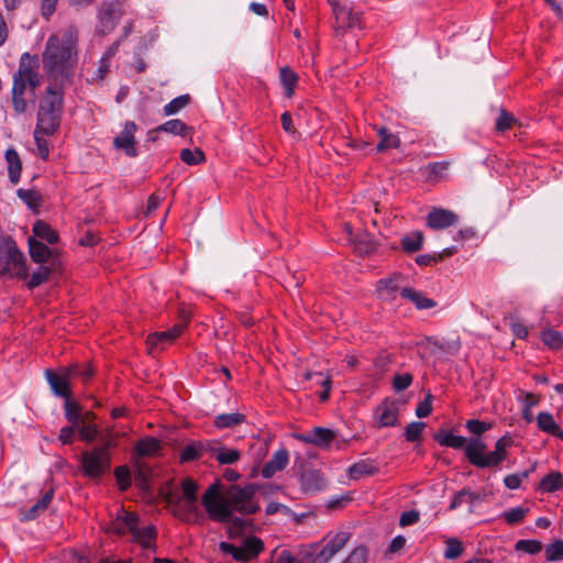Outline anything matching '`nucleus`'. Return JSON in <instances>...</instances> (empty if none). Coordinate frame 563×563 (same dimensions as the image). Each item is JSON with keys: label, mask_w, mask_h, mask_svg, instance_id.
Returning a JSON list of instances; mask_svg holds the SVG:
<instances>
[{"label": "nucleus", "mask_w": 563, "mask_h": 563, "mask_svg": "<svg viewBox=\"0 0 563 563\" xmlns=\"http://www.w3.org/2000/svg\"><path fill=\"white\" fill-rule=\"evenodd\" d=\"M77 31L73 27L48 37L43 53V68L53 80V87L70 81L77 64Z\"/></svg>", "instance_id": "nucleus-1"}, {"label": "nucleus", "mask_w": 563, "mask_h": 563, "mask_svg": "<svg viewBox=\"0 0 563 563\" xmlns=\"http://www.w3.org/2000/svg\"><path fill=\"white\" fill-rule=\"evenodd\" d=\"M511 445L512 439L504 435L496 441L494 450L487 452V444L481 438H471L465 448V457L477 468H495L507 460Z\"/></svg>", "instance_id": "nucleus-2"}, {"label": "nucleus", "mask_w": 563, "mask_h": 563, "mask_svg": "<svg viewBox=\"0 0 563 563\" xmlns=\"http://www.w3.org/2000/svg\"><path fill=\"white\" fill-rule=\"evenodd\" d=\"M35 59L30 53L22 54L18 70L13 74L12 85V106L18 114L26 111L27 104L24 93L29 88L34 95L35 89L40 86L38 73L30 63Z\"/></svg>", "instance_id": "nucleus-3"}, {"label": "nucleus", "mask_w": 563, "mask_h": 563, "mask_svg": "<svg viewBox=\"0 0 563 563\" xmlns=\"http://www.w3.org/2000/svg\"><path fill=\"white\" fill-rule=\"evenodd\" d=\"M63 108V88L48 86L40 103L35 131L53 135L59 128Z\"/></svg>", "instance_id": "nucleus-4"}, {"label": "nucleus", "mask_w": 563, "mask_h": 563, "mask_svg": "<svg viewBox=\"0 0 563 563\" xmlns=\"http://www.w3.org/2000/svg\"><path fill=\"white\" fill-rule=\"evenodd\" d=\"M351 533L338 531L327 534L320 542H314L302 548L301 561L303 563H329L349 542Z\"/></svg>", "instance_id": "nucleus-5"}, {"label": "nucleus", "mask_w": 563, "mask_h": 563, "mask_svg": "<svg viewBox=\"0 0 563 563\" xmlns=\"http://www.w3.org/2000/svg\"><path fill=\"white\" fill-rule=\"evenodd\" d=\"M117 446L115 440L108 435L101 438V444L80 455V470L86 477L100 478L111 465V450Z\"/></svg>", "instance_id": "nucleus-6"}, {"label": "nucleus", "mask_w": 563, "mask_h": 563, "mask_svg": "<svg viewBox=\"0 0 563 563\" xmlns=\"http://www.w3.org/2000/svg\"><path fill=\"white\" fill-rule=\"evenodd\" d=\"M201 504L210 519L218 522H229L232 517L231 505L222 498L218 484L210 485L202 495Z\"/></svg>", "instance_id": "nucleus-7"}, {"label": "nucleus", "mask_w": 563, "mask_h": 563, "mask_svg": "<svg viewBox=\"0 0 563 563\" xmlns=\"http://www.w3.org/2000/svg\"><path fill=\"white\" fill-rule=\"evenodd\" d=\"M336 31L361 30V13L353 11L349 0H330Z\"/></svg>", "instance_id": "nucleus-8"}, {"label": "nucleus", "mask_w": 563, "mask_h": 563, "mask_svg": "<svg viewBox=\"0 0 563 563\" xmlns=\"http://www.w3.org/2000/svg\"><path fill=\"white\" fill-rule=\"evenodd\" d=\"M336 31L361 30V13L353 11L349 0H330Z\"/></svg>", "instance_id": "nucleus-9"}, {"label": "nucleus", "mask_w": 563, "mask_h": 563, "mask_svg": "<svg viewBox=\"0 0 563 563\" xmlns=\"http://www.w3.org/2000/svg\"><path fill=\"white\" fill-rule=\"evenodd\" d=\"M122 16V11L119 3L104 2L101 4L98 11V24L96 26V33L104 36L110 34L119 23Z\"/></svg>", "instance_id": "nucleus-10"}, {"label": "nucleus", "mask_w": 563, "mask_h": 563, "mask_svg": "<svg viewBox=\"0 0 563 563\" xmlns=\"http://www.w3.org/2000/svg\"><path fill=\"white\" fill-rule=\"evenodd\" d=\"M255 494L254 485L250 484L244 487H235L231 494V503L236 511L245 515H253L260 510V506L252 499Z\"/></svg>", "instance_id": "nucleus-11"}, {"label": "nucleus", "mask_w": 563, "mask_h": 563, "mask_svg": "<svg viewBox=\"0 0 563 563\" xmlns=\"http://www.w3.org/2000/svg\"><path fill=\"white\" fill-rule=\"evenodd\" d=\"M399 408L396 401L386 398L374 410V422L379 429L398 424Z\"/></svg>", "instance_id": "nucleus-12"}, {"label": "nucleus", "mask_w": 563, "mask_h": 563, "mask_svg": "<svg viewBox=\"0 0 563 563\" xmlns=\"http://www.w3.org/2000/svg\"><path fill=\"white\" fill-rule=\"evenodd\" d=\"M136 130L137 126L134 121H125L121 133L113 139L114 148L122 150L129 157H136L139 155L135 146Z\"/></svg>", "instance_id": "nucleus-13"}, {"label": "nucleus", "mask_w": 563, "mask_h": 563, "mask_svg": "<svg viewBox=\"0 0 563 563\" xmlns=\"http://www.w3.org/2000/svg\"><path fill=\"white\" fill-rule=\"evenodd\" d=\"M345 231L349 242L360 256H367L376 251L377 242L371 233L366 231L354 233L350 224H345Z\"/></svg>", "instance_id": "nucleus-14"}, {"label": "nucleus", "mask_w": 563, "mask_h": 563, "mask_svg": "<svg viewBox=\"0 0 563 563\" xmlns=\"http://www.w3.org/2000/svg\"><path fill=\"white\" fill-rule=\"evenodd\" d=\"M45 377L56 396L62 397L65 400L70 399L71 390L69 382L71 378L69 376V371H67L66 367H62L58 372L46 369Z\"/></svg>", "instance_id": "nucleus-15"}, {"label": "nucleus", "mask_w": 563, "mask_h": 563, "mask_svg": "<svg viewBox=\"0 0 563 563\" xmlns=\"http://www.w3.org/2000/svg\"><path fill=\"white\" fill-rule=\"evenodd\" d=\"M216 441H189L179 453V462L190 463L200 460L207 452H216Z\"/></svg>", "instance_id": "nucleus-16"}, {"label": "nucleus", "mask_w": 563, "mask_h": 563, "mask_svg": "<svg viewBox=\"0 0 563 563\" xmlns=\"http://www.w3.org/2000/svg\"><path fill=\"white\" fill-rule=\"evenodd\" d=\"M136 523H139V516L121 508L111 520L109 531L117 536L132 534L133 530L136 529Z\"/></svg>", "instance_id": "nucleus-17"}, {"label": "nucleus", "mask_w": 563, "mask_h": 563, "mask_svg": "<svg viewBox=\"0 0 563 563\" xmlns=\"http://www.w3.org/2000/svg\"><path fill=\"white\" fill-rule=\"evenodd\" d=\"M459 216L451 210L443 208H433L427 216L426 223L432 230H444L454 225Z\"/></svg>", "instance_id": "nucleus-18"}, {"label": "nucleus", "mask_w": 563, "mask_h": 563, "mask_svg": "<svg viewBox=\"0 0 563 563\" xmlns=\"http://www.w3.org/2000/svg\"><path fill=\"white\" fill-rule=\"evenodd\" d=\"M297 440L313 444L320 448L328 446L331 441L334 439L335 434L332 430L322 428V427H314L311 431L307 433H297L294 435Z\"/></svg>", "instance_id": "nucleus-19"}, {"label": "nucleus", "mask_w": 563, "mask_h": 563, "mask_svg": "<svg viewBox=\"0 0 563 563\" xmlns=\"http://www.w3.org/2000/svg\"><path fill=\"white\" fill-rule=\"evenodd\" d=\"M300 486L306 494H314L324 489L327 483L319 470H307L300 476Z\"/></svg>", "instance_id": "nucleus-20"}, {"label": "nucleus", "mask_w": 563, "mask_h": 563, "mask_svg": "<svg viewBox=\"0 0 563 563\" xmlns=\"http://www.w3.org/2000/svg\"><path fill=\"white\" fill-rule=\"evenodd\" d=\"M289 460V454L286 449H280L276 451L272 459L265 463L263 466L261 474L264 478L273 477L277 472L284 470Z\"/></svg>", "instance_id": "nucleus-21"}, {"label": "nucleus", "mask_w": 563, "mask_h": 563, "mask_svg": "<svg viewBox=\"0 0 563 563\" xmlns=\"http://www.w3.org/2000/svg\"><path fill=\"white\" fill-rule=\"evenodd\" d=\"M183 330V324H175L166 331L154 332L147 336V343L152 346L159 345L164 349L166 345L173 343L181 334Z\"/></svg>", "instance_id": "nucleus-22"}, {"label": "nucleus", "mask_w": 563, "mask_h": 563, "mask_svg": "<svg viewBox=\"0 0 563 563\" xmlns=\"http://www.w3.org/2000/svg\"><path fill=\"white\" fill-rule=\"evenodd\" d=\"M400 296L412 302L418 310H427L437 306L435 300L426 297L422 291L411 287L401 288Z\"/></svg>", "instance_id": "nucleus-23"}, {"label": "nucleus", "mask_w": 563, "mask_h": 563, "mask_svg": "<svg viewBox=\"0 0 563 563\" xmlns=\"http://www.w3.org/2000/svg\"><path fill=\"white\" fill-rule=\"evenodd\" d=\"M156 537L157 531L153 525L140 528L139 523H136V529H134L132 532L133 541L139 543L144 550L155 551L156 548L154 541Z\"/></svg>", "instance_id": "nucleus-24"}, {"label": "nucleus", "mask_w": 563, "mask_h": 563, "mask_svg": "<svg viewBox=\"0 0 563 563\" xmlns=\"http://www.w3.org/2000/svg\"><path fill=\"white\" fill-rule=\"evenodd\" d=\"M400 278L401 275L395 274L388 278L379 279L377 282V292L379 298L388 301L395 300L396 292L401 290L398 283Z\"/></svg>", "instance_id": "nucleus-25"}, {"label": "nucleus", "mask_w": 563, "mask_h": 563, "mask_svg": "<svg viewBox=\"0 0 563 563\" xmlns=\"http://www.w3.org/2000/svg\"><path fill=\"white\" fill-rule=\"evenodd\" d=\"M434 440L442 446L452 448L455 450H463L467 446L470 439L462 435H455L451 431L441 429L434 434Z\"/></svg>", "instance_id": "nucleus-26"}, {"label": "nucleus", "mask_w": 563, "mask_h": 563, "mask_svg": "<svg viewBox=\"0 0 563 563\" xmlns=\"http://www.w3.org/2000/svg\"><path fill=\"white\" fill-rule=\"evenodd\" d=\"M279 81L284 88V96L289 99L295 93V88L298 85L299 76L289 66H283L279 68Z\"/></svg>", "instance_id": "nucleus-27"}, {"label": "nucleus", "mask_w": 563, "mask_h": 563, "mask_svg": "<svg viewBox=\"0 0 563 563\" xmlns=\"http://www.w3.org/2000/svg\"><path fill=\"white\" fill-rule=\"evenodd\" d=\"M27 244L30 256L34 263L43 264L48 261L52 251L47 245L38 241L35 236H30Z\"/></svg>", "instance_id": "nucleus-28"}, {"label": "nucleus", "mask_w": 563, "mask_h": 563, "mask_svg": "<svg viewBox=\"0 0 563 563\" xmlns=\"http://www.w3.org/2000/svg\"><path fill=\"white\" fill-rule=\"evenodd\" d=\"M378 473V467L371 460H361L347 468V474L352 479H360L363 476H371Z\"/></svg>", "instance_id": "nucleus-29"}, {"label": "nucleus", "mask_w": 563, "mask_h": 563, "mask_svg": "<svg viewBox=\"0 0 563 563\" xmlns=\"http://www.w3.org/2000/svg\"><path fill=\"white\" fill-rule=\"evenodd\" d=\"M424 235L421 231H411L400 239V246L405 253L419 252L423 247Z\"/></svg>", "instance_id": "nucleus-30"}, {"label": "nucleus", "mask_w": 563, "mask_h": 563, "mask_svg": "<svg viewBox=\"0 0 563 563\" xmlns=\"http://www.w3.org/2000/svg\"><path fill=\"white\" fill-rule=\"evenodd\" d=\"M54 496V490L49 489L47 490L43 497L35 503L31 508H29L26 511L22 514L21 520L22 521H31L38 517L40 512L47 509L48 505L51 504Z\"/></svg>", "instance_id": "nucleus-31"}, {"label": "nucleus", "mask_w": 563, "mask_h": 563, "mask_svg": "<svg viewBox=\"0 0 563 563\" xmlns=\"http://www.w3.org/2000/svg\"><path fill=\"white\" fill-rule=\"evenodd\" d=\"M5 161L8 163L9 179L12 184H16L22 172V163L18 152L14 148L7 150Z\"/></svg>", "instance_id": "nucleus-32"}, {"label": "nucleus", "mask_w": 563, "mask_h": 563, "mask_svg": "<svg viewBox=\"0 0 563 563\" xmlns=\"http://www.w3.org/2000/svg\"><path fill=\"white\" fill-rule=\"evenodd\" d=\"M539 490L552 494L563 488V474L561 472H551L539 483Z\"/></svg>", "instance_id": "nucleus-33"}, {"label": "nucleus", "mask_w": 563, "mask_h": 563, "mask_svg": "<svg viewBox=\"0 0 563 563\" xmlns=\"http://www.w3.org/2000/svg\"><path fill=\"white\" fill-rule=\"evenodd\" d=\"M178 517L184 522H196L200 523L203 519L201 511L197 505V501L185 500L180 507Z\"/></svg>", "instance_id": "nucleus-34"}, {"label": "nucleus", "mask_w": 563, "mask_h": 563, "mask_svg": "<svg viewBox=\"0 0 563 563\" xmlns=\"http://www.w3.org/2000/svg\"><path fill=\"white\" fill-rule=\"evenodd\" d=\"M377 134L379 136V142L376 146L377 152H385L400 146V139L398 135L391 133L389 129L382 126L378 129Z\"/></svg>", "instance_id": "nucleus-35"}, {"label": "nucleus", "mask_w": 563, "mask_h": 563, "mask_svg": "<svg viewBox=\"0 0 563 563\" xmlns=\"http://www.w3.org/2000/svg\"><path fill=\"white\" fill-rule=\"evenodd\" d=\"M161 450L159 441L154 437L141 439L135 445V453L139 456H153Z\"/></svg>", "instance_id": "nucleus-36"}, {"label": "nucleus", "mask_w": 563, "mask_h": 563, "mask_svg": "<svg viewBox=\"0 0 563 563\" xmlns=\"http://www.w3.org/2000/svg\"><path fill=\"white\" fill-rule=\"evenodd\" d=\"M245 421V416L240 412L221 413L214 417L213 424L218 429L233 428Z\"/></svg>", "instance_id": "nucleus-37"}, {"label": "nucleus", "mask_w": 563, "mask_h": 563, "mask_svg": "<svg viewBox=\"0 0 563 563\" xmlns=\"http://www.w3.org/2000/svg\"><path fill=\"white\" fill-rule=\"evenodd\" d=\"M217 451L212 452L216 460L222 464V465H231L236 463L240 457L241 453L236 449H228L224 446H221L218 442H216Z\"/></svg>", "instance_id": "nucleus-38"}, {"label": "nucleus", "mask_w": 563, "mask_h": 563, "mask_svg": "<svg viewBox=\"0 0 563 563\" xmlns=\"http://www.w3.org/2000/svg\"><path fill=\"white\" fill-rule=\"evenodd\" d=\"M34 236L46 241L49 244H55L58 241V234L49 224L42 220H37L33 225Z\"/></svg>", "instance_id": "nucleus-39"}, {"label": "nucleus", "mask_w": 563, "mask_h": 563, "mask_svg": "<svg viewBox=\"0 0 563 563\" xmlns=\"http://www.w3.org/2000/svg\"><path fill=\"white\" fill-rule=\"evenodd\" d=\"M242 550L245 552L246 562L255 559L264 549L263 541L257 537H247L242 542Z\"/></svg>", "instance_id": "nucleus-40"}, {"label": "nucleus", "mask_w": 563, "mask_h": 563, "mask_svg": "<svg viewBox=\"0 0 563 563\" xmlns=\"http://www.w3.org/2000/svg\"><path fill=\"white\" fill-rule=\"evenodd\" d=\"M156 130L173 135L185 136L187 135V132L190 130V128L179 119H172L157 126Z\"/></svg>", "instance_id": "nucleus-41"}, {"label": "nucleus", "mask_w": 563, "mask_h": 563, "mask_svg": "<svg viewBox=\"0 0 563 563\" xmlns=\"http://www.w3.org/2000/svg\"><path fill=\"white\" fill-rule=\"evenodd\" d=\"M537 423L540 430L556 437L560 427L555 422L552 413L548 411L539 412L537 416Z\"/></svg>", "instance_id": "nucleus-42"}, {"label": "nucleus", "mask_w": 563, "mask_h": 563, "mask_svg": "<svg viewBox=\"0 0 563 563\" xmlns=\"http://www.w3.org/2000/svg\"><path fill=\"white\" fill-rule=\"evenodd\" d=\"M66 369L69 371L71 379L79 378L84 384L88 383L93 376V369L89 364H73L66 366Z\"/></svg>", "instance_id": "nucleus-43"}, {"label": "nucleus", "mask_w": 563, "mask_h": 563, "mask_svg": "<svg viewBox=\"0 0 563 563\" xmlns=\"http://www.w3.org/2000/svg\"><path fill=\"white\" fill-rule=\"evenodd\" d=\"M464 552L463 543L460 539L452 537L445 540L444 559L456 560Z\"/></svg>", "instance_id": "nucleus-44"}, {"label": "nucleus", "mask_w": 563, "mask_h": 563, "mask_svg": "<svg viewBox=\"0 0 563 563\" xmlns=\"http://www.w3.org/2000/svg\"><path fill=\"white\" fill-rule=\"evenodd\" d=\"M542 342L550 349L558 350L563 345V335L554 329H544L541 332Z\"/></svg>", "instance_id": "nucleus-45"}, {"label": "nucleus", "mask_w": 563, "mask_h": 563, "mask_svg": "<svg viewBox=\"0 0 563 563\" xmlns=\"http://www.w3.org/2000/svg\"><path fill=\"white\" fill-rule=\"evenodd\" d=\"M190 103V96L189 95H181L173 100H170L168 103H166L163 108V112L165 115H173L178 113L180 110L186 108Z\"/></svg>", "instance_id": "nucleus-46"}, {"label": "nucleus", "mask_w": 563, "mask_h": 563, "mask_svg": "<svg viewBox=\"0 0 563 563\" xmlns=\"http://www.w3.org/2000/svg\"><path fill=\"white\" fill-rule=\"evenodd\" d=\"M64 408L65 418L67 419L68 422H70L74 426H79V423L84 421L80 406L77 402L71 401V399H67L65 400Z\"/></svg>", "instance_id": "nucleus-47"}, {"label": "nucleus", "mask_w": 563, "mask_h": 563, "mask_svg": "<svg viewBox=\"0 0 563 563\" xmlns=\"http://www.w3.org/2000/svg\"><path fill=\"white\" fill-rule=\"evenodd\" d=\"M16 195L30 209H37L41 201V195L36 190L20 188L16 190Z\"/></svg>", "instance_id": "nucleus-48"}, {"label": "nucleus", "mask_w": 563, "mask_h": 563, "mask_svg": "<svg viewBox=\"0 0 563 563\" xmlns=\"http://www.w3.org/2000/svg\"><path fill=\"white\" fill-rule=\"evenodd\" d=\"M528 512H529V508L515 507V508L504 511L501 514V518H504L508 525L515 526V525L520 523L525 519V517L527 516Z\"/></svg>", "instance_id": "nucleus-49"}, {"label": "nucleus", "mask_w": 563, "mask_h": 563, "mask_svg": "<svg viewBox=\"0 0 563 563\" xmlns=\"http://www.w3.org/2000/svg\"><path fill=\"white\" fill-rule=\"evenodd\" d=\"M76 431H78L79 438L87 443L93 442L98 434L97 426L93 423H87L85 420L81 421L79 426H76Z\"/></svg>", "instance_id": "nucleus-50"}, {"label": "nucleus", "mask_w": 563, "mask_h": 563, "mask_svg": "<svg viewBox=\"0 0 563 563\" xmlns=\"http://www.w3.org/2000/svg\"><path fill=\"white\" fill-rule=\"evenodd\" d=\"M51 273H52V269L49 267L41 265L31 275V277L27 282V287L30 289H34V288L38 287L40 285H42L43 283H45L48 279Z\"/></svg>", "instance_id": "nucleus-51"}, {"label": "nucleus", "mask_w": 563, "mask_h": 563, "mask_svg": "<svg viewBox=\"0 0 563 563\" xmlns=\"http://www.w3.org/2000/svg\"><path fill=\"white\" fill-rule=\"evenodd\" d=\"M180 159L187 165H198L205 162L206 157L200 148H183L180 151Z\"/></svg>", "instance_id": "nucleus-52"}, {"label": "nucleus", "mask_w": 563, "mask_h": 563, "mask_svg": "<svg viewBox=\"0 0 563 563\" xmlns=\"http://www.w3.org/2000/svg\"><path fill=\"white\" fill-rule=\"evenodd\" d=\"M516 551L528 554H538L542 550V543L538 540L521 539L515 544Z\"/></svg>", "instance_id": "nucleus-53"}, {"label": "nucleus", "mask_w": 563, "mask_h": 563, "mask_svg": "<svg viewBox=\"0 0 563 563\" xmlns=\"http://www.w3.org/2000/svg\"><path fill=\"white\" fill-rule=\"evenodd\" d=\"M448 167L449 164L446 162H433L424 167V173L429 180H435L443 176Z\"/></svg>", "instance_id": "nucleus-54"}, {"label": "nucleus", "mask_w": 563, "mask_h": 563, "mask_svg": "<svg viewBox=\"0 0 563 563\" xmlns=\"http://www.w3.org/2000/svg\"><path fill=\"white\" fill-rule=\"evenodd\" d=\"M114 476L118 482L120 490H126L131 486V472L126 465L117 467L114 470Z\"/></svg>", "instance_id": "nucleus-55"}, {"label": "nucleus", "mask_w": 563, "mask_h": 563, "mask_svg": "<svg viewBox=\"0 0 563 563\" xmlns=\"http://www.w3.org/2000/svg\"><path fill=\"white\" fill-rule=\"evenodd\" d=\"M545 560L549 562L563 560V540H555L545 547Z\"/></svg>", "instance_id": "nucleus-56"}, {"label": "nucleus", "mask_w": 563, "mask_h": 563, "mask_svg": "<svg viewBox=\"0 0 563 563\" xmlns=\"http://www.w3.org/2000/svg\"><path fill=\"white\" fill-rule=\"evenodd\" d=\"M368 549L361 544L354 548L342 563H367Z\"/></svg>", "instance_id": "nucleus-57"}, {"label": "nucleus", "mask_w": 563, "mask_h": 563, "mask_svg": "<svg viewBox=\"0 0 563 563\" xmlns=\"http://www.w3.org/2000/svg\"><path fill=\"white\" fill-rule=\"evenodd\" d=\"M426 427L424 422L412 421L405 429V437L408 442L419 441Z\"/></svg>", "instance_id": "nucleus-58"}, {"label": "nucleus", "mask_w": 563, "mask_h": 563, "mask_svg": "<svg viewBox=\"0 0 563 563\" xmlns=\"http://www.w3.org/2000/svg\"><path fill=\"white\" fill-rule=\"evenodd\" d=\"M515 121L516 119L510 112L506 111L505 109H500L499 115L497 117L495 123L496 131H508L512 126Z\"/></svg>", "instance_id": "nucleus-59"}, {"label": "nucleus", "mask_w": 563, "mask_h": 563, "mask_svg": "<svg viewBox=\"0 0 563 563\" xmlns=\"http://www.w3.org/2000/svg\"><path fill=\"white\" fill-rule=\"evenodd\" d=\"M44 132L34 131V141L36 144L37 155L43 159L47 161L49 156L48 141L45 137Z\"/></svg>", "instance_id": "nucleus-60"}, {"label": "nucleus", "mask_w": 563, "mask_h": 563, "mask_svg": "<svg viewBox=\"0 0 563 563\" xmlns=\"http://www.w3.org/2000/svg\"><path fill=\"white\" fill-rule=\"evenodd\" d=\"M219 549L225 553L230 554L235 561L246 562L245 552H243L242 547H235L229 542L222 541L219 544Z\"/></svg>", "instance_id": "nucleus-61"}, {"label": "nucleus", "mask_w": 563, "mask_h": 563, "mask_svg": "<svg viewBox=\"0 0 563 563\" xmlns=\"http://www.w3.org/2000/svg\"><path fill=\"white\" fill-rule=\"evenodd\" d=\"M219 549L225 553L230 554L235 561L246 562L245 552H243L242 547H235L229 542L222 541L219 544Z\"/></svg>", "instance_id": "nucleus-62"}, {"label": "nucleus", "mask_w": 563, "mask_h": 563, "mask_svg": "<svg viewBox=\"0 0 563 563\" xmlns=\"http://www.w3.org/2000/svg\"><path fill=\"white\" fill-rule=\"evenodd\" d=\"M465 427L472 434L476 435L475 438H479L492 428V423L477 419H470L466 421Z\"/></svg>", "instance_id": "nucleus-63"}, {"label": "nucleus", "mask_w": 563, "mask_h": 563, "mask_svg": "<svg viewBox=\"0 0 563 563\" xmlns=\"http://www.w3.org/2000/svg\"><path fill=\"white\" fill-rule=\"evenodd\" d=\"M532 470L523 471L520 473L509 474L504 478V484L508 489H518L521 482L529 477Z\"/></svg>", "instance_id": "nucleus-64"}]
</instances>
